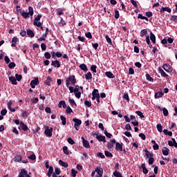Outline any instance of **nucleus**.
<instances>
[{
	"instance_id": "nucleus-27",
	"label": "nucleus",
	"mask_w": 177,
	"mask_h": 177,
	"mask_svg": "<svg viewBox=\"0 0 177 177\" xmlns=\"http://www.w3.org/2000/svg\"><path fill=\"white\" fill-rule=\"evenodd\" d=\"M17 41H19V39H17V37H13L12 40L11 46L12 47L16 46V44H17Z\"/></svg>"
},
{
	"instance_id": "nucleus-50",
	"label": "nucleus",
	"mask_w": 177,
	"mask_h": 177,
	"mask_svg": "<svg viewBox=\"0 0 177 177\" xmlns=\"http://www.w3.org/2000/svg\"><path fill=\"white\" fill-rule=\"evenodd\" d=\"M41 17H42V15L39 14L37 17L35 18L34 21H39L41 20Z\"/></svg>"
},
{
	"instance_id": "nucleus-21",
	"label": "nucleus",
	"mask_w": 177,
	"mask_h": 177,
	"mask_svg": "<svg viewBox=\"0 0 177 177\" xmlns=\"http://www.w3.org/2000/svg\"><path fill=\"white\" fill-rule=\"evenodd\" d=\"M53 174V167L50 166L48 169V171L47 173V176L51 177Z\"/></svg>"
},
{
	"instance_id": "nucleus-18",
	"label": "nucleus",
	"mask_w": 177,
	"mask_h": 177,
	"mask_svg": "<svg viewBox=\"0 0 177 177\" xmlns=\"http://www.w3.org/2000/svg\"><path fill=\"white\" fill-rule=\"evenodd\" d=\"M162 153L163 156H168V154H169V149L167 147H164L162 149Z\"/></svg>"
},
{
	"instance_id": "nucleus-15",
	"label": "nucleus",
	"mask_w": 177,
	"mask_h": 177,
	"mask_svg": "<svg viewBox=\"0 0 177 177\" xmlns=\"http://www.w3.org/2000/svg\"><path fill=\"white\" fill-rule=\"evenodd\" d=\"M59 164L61 167H64V168H67L68 167V163H67V162H64L62 160H59Z\"/></svg>"
},
{
	"instance_id": "nucleus-22",
	"label": "nucleus",
	"mask_w": 177,
	"mask_h": 177,
	"mask_svg": "<svg viewBox=\"0 0 177 177\" xmlns=\"http://www.w3.org/2000/svg\"><path fill=\"white\" fill-rule=\"evenodd\" d=\"M80 68H81V70H82L83 71H85L86 73V71H88V67L86 66V65L85 64H80Z\"/></svg>"
},
{
	"instance_id": "nucleus-36",
	"label": "nucleus",
	"mask_w": 177,
	"mask_h": 177,
	"mask_svg": "<svg viewBox=\"0 0 177 177\" xmlns=\"http://www.w3.org/2000/svg\"><path fill=\"white\" fill-rule=\"evenodd\" d=\"M33 24H34V26H36L37 27H41V26H42V23H41V21H34Z\"/></svg>"
},
{
	"instance_id": "nucleus-31",
	"label": "nucleus",
	"mask_w": 177,
	"mask_h": 177,
	"mask_svg": "<svg viewBox=\"0 0 177 177\" xmlns=\"http://www.w3.org/2000/svg\"><path fill=\"white\" fill-rule=\"evenodd\" d=\"M116 150L122 151V145L120 144V142H116Z\"/></svg>"
},
{
	"instance_id": "nucleus-64",
	"label": "nucleus",
	"mask_w": 177,
	"mask_h": 177,
	"mask_svg": "<svg viewBox=\"0 0 177 177\" xmlns=\"http://www.w3.org/2000/svg\"><path fill=\"white\" fill-rule=\"evenodd\" d=\"M171 20H172L173 21H175V23H177V15H173V16L171 17Z\"/></svg>"
},
{
	"instance_id": "nucleus-12",
	"label": "nucleus",
	"mask_w": 177,
	"mask_h": 177,
	"mask_svg": "<svg viewBox=\"0 0 177 177\" xmlns=\"http://www.w3.org/2000/svg\"><path fill=\"white\" fill-rule=\"evenodd\" d=\"M20 126L19 127V129H23V131H28V127L27 125L24 124L23 122H21Z\"/></svg>"
},
{
	"instance_id": "nucleus-41",
	"label": "nucleus",
	"mask_w": 177,
	"mask_h": 177,
	"mask_svg": "<svg viewBox=\"0 0 177 177\" xmlns=\"http://www.w3.org/2000/svg\"><path fill=\"white\" fill-rule=\"evenodd\" d=\"M156 128L158 132H162V126H161V124H158Z\"/></svg>"
},
{
	"instance_id": "nucleus-28",
	"label": "nucleus",
	"mask_w": 177,
	"mask_h": 177,
	"mask_svg": "<svg viewBox=\"0 0 177 177\" xmlns=\"http://www.w3.org/2000/svg\"><path fill=\"white\" fill-rule=\"evenodd\" d=\"M85 77L86 80H92V73H91V72H88L86 75H85Z\"/></svg>"
},
{
	"instance_id": "nucleus-38",
	"label": "nucleus",
	"mask_w": 177,
	"mask_h": 177,
	"mask_svg": "<svg viewBox=\"0 0 177 177\" xmlns=\"http://www.w3.org/2000/svg\"><path fill=\"white\" fill-rule=\"evenodd\" d=\"M21 156H16L15 158V161L16 162H20V161H21Z\"/></svg>"
},
{
	"instance_id": "nucleus-8",
	"label": "nucleus",
	"mask_w": 177,
	"mask_h": 177,
	"mask_svg": "<svg viewBox=\"0 0 177 177\" xmlns=\"http://www.w3.org/2000/svg\"><path fill=\"white\" fill-rule=\"evenodd\" d=\"M82 140L84 147H85L86 149H89V147H91V145H89V142L85 140L84 137H82Z\"/></svg>"
},
{
	"instance_id": "nucleus-5",
	"label": "nucleus",
	"mask_w": 177,
	"mask_h": 177,
	"mask_svg": "<svg viewBox=\"0 0 177 177\" xmlns=\"http://www.w3.org/2000/svg\"><path fill=\"white\" fill-rule=\"evenodd\" d=\"M52 132H53V128L49 129V127H46L44 131L45 135H46V136H48V138H50V136H52Z\"/></svg>"
},
{
	"instance_id": "nucleus-20",
	"label": "nucleus",
	"mask_w": 177,
	"mask_h": 177,
	"mask_svg": "<svg viewBox=\"0 0 177 177\" xmlns=\"http://www.w3.org/2000/svg\"><path fill=\"white\" fill-rule=\"evenodd\" d=\"M171 8H169V7H162L161 9H160V12H168V13H171Z\"/></svg>"
},
{
	"instance_id": "nucleus-10",
	"label": "nucleus",
	"mask_w": 177,
	"mask_h": 177,
	"mask_svg": "<svg viewBox=\"0 0 177 177\" xmlns=\"http://www.w3.org/2000/svg\"><path fill=\"white\" fill-rule=\"evenodd\" d=\"M162 68H164L165 71H167V73H171V71H172V67L168 64H163Z\"/></svg>"
},
{
	"instance_id": "nucleus-56",
	"label": "nucleus",
	"mask_w": 177,
	"mask_h": 177,
	"mask_svg": "<svg viewBox=\"0 0 177 177\" xmlns=\"http://www.w3.org/2000/svg\"><path fill=\"white\" fill-rule=\"evenodd\" d=\"M120 17V12L118 10H115V19H118Z\"/></svg>"
},
{
	"instance_id": "nucleus-43",
	"label": "nucleus",
	"mask_w": 177,
	"mask_h": 177,
	"mask_svg": "<svg viewBox=\"0 0 177 177\" xmlns=\"http://www.w3.org/2000/svg\"><path fill=\"white\" fill-rule=\"evenodd\" d=\"M159 71H160L162 77H167V73H165V72L162 69L160 68Z\"/></svg>"
},
{
	"instance_id": "nucleus-47",
	"label": "nucleus",
	"mask_w": 177,
	"mask_h": 177,
	"mask_svg": "<svg viewBox=\"0 0 177 177\" xmlns=\"http://www.w3.org/2000/svg\"><path fill=\"white\" fill-rule=\"evenodd\" d=\"M113 175L115 177H122V176L121 175V173H120V171H115L113 173Z\"/></svg>"
},
{
	"instance_id": "nucleus-26",
	"label": "nucleus",
	"mask_w": 177,
	"mask_h": 177,
	"mask_svg": "<svg viewBox=\"0 0 177 177\" xmlns=\"http://www.w3.org/2000/svg\"><path fill=\"white\" fill-rule=\"evenodd\" d=\"M150 39L153 42V44H156V35L151 32L150 33Z\"/></svg>"
},
{
	"instance_id": "nucleus-40",
	"label": "nucleus",
	"mask_w": 177,
	"mask_h": 177,
	"mask_svg": "<svg viewBox=\"0 0 177 177\" xmlns=\"http://www.w3.org/2000/svg\"><path fill=\"white\" fill-rule=\"evenodd\" d=\"M60 119L62 121V125H66V117H64V115H61Z\"/></svg>"
},
{
	"instance_id": "nucleus-51",
	"label": "nucleus",
	"mask_w": 177,
	"mask_h": 177,
	"mask_svg": "<svg viewBox=\"0 0 177 177\" xmlns=\"http://www.w3.org/2000/svg\"><path fill=\"white\" fill-rule=\"evenodd\" d=\"M59 24L61 27L63 26H66V21L63 20V19H61Z\"/></svg>"
},
{
	"instance_id": "nucleus-48",
	"label": "nucleus",
	"mask_w": 177,
	"mask_h": 177,
	"mask_svg": "<svg viewBox=\"0 0 177 177\" xmlns=\"http://www.w3.org/2000/svg\"><path fill=\"white\" fill-rule=\"evenodd\" d=\"M71 174H72V176L75 177L77 176V171L75 169H72Z\"/></svg>"
},
{
	"instance_id": "nucleus-7",
	"label": "nucleus",
	"mask_w": 177,
	"mask_h": 177,
	"mask_svg": "<svg viewBox=\"0 0 177 177\" xmlns=\"http://www.w3.org/2000/svg\"><path fill=\"white\" fill-rule=\"evenodd\" d=\"M95 172H97L98 177H102L103 176V169L100 167H97L95 169Z\"/></svg>"
},
{
	"instance_id": "nucleus-60",
	"label": "nucleus",
	"mask_w": 177,
	"mask_h": 177,
	"mask_svg": "<svg viewBox=\"0 0 177 177\" xmlns=\"http://www.w3.org/2000/svg\"><path fill=\"white\" fill-rule=\"evenodd\" d=\"M84 104L85 106H86V107H91V106H92V104H91V102L86 101V100L84 102Z\"/></svg>"
},
{
	"instance_id": "nucleus-62",
	"label": "nucleus",
	"mask_w": 177,
	"mask_h": 177,
	"mask_svg": "<svg viewBox=\"0 0 177 177\" xmlns=\"http://www.w3.org/2000/svg\"><path fill=\"white\" fill-rule=\"evenodd\" d=\"M7 113H8V111L6 109H3L1 111V115H6Z\"/></svg>"
},
{
	"instance_id": "nucleus-6",
	"label": "nucleus",
	"mask_w": 177,
	"mask_h": 177,
	"mask_svg": "<svg viewBox=\"0 0 177 177\" xmlns=\"http://www.w3.org/2000/svg\"><path fill=\"white\" fill-rule=\"evenodd\" d=\"M92 95H93L92 100H95L96 97H99V96H100V95L99 94V91L97 89L93 90L92 93Z\"/></svg>"
},
{
	"instance_id": "nucleus-29",
	"label": "nucleus",
	"mask_w": 177,
	"mask_h": 177,
	"mask_svg": "<svg viewBox=\"0 0 177 177\" xmlns=\"http://www.w3.org/2000/svg\"><path fill=\"white\" fill-rule=\"evenodd\" d=\"M50 82H52V78L50 77H48L45 82L46 85H48V86H50Z\"/></svg>"
},
{
	"instance_id": "nucleus-54",
	"label": "nucleus",
	"mask_w": 177,
	"mask_h": 177,
	"mask_svg": "<svg viewBox=\"0 0 177 177\" xmlns=\"http://www.w3.org/2000/svg\"><path fill=\"white\" fill-rule=\"evenodd\" d=\"M8 67L9 68H15V67H16V64L11 62L9 64Z\"/></svg>"
},
{
	"instance_id": "nucleus-1",
	"label": "nucleus",
	"mask_w": 177,
	"mask_h": 177,
	"mask_svg": "<svg viewBox=\"0 0 177 177\" xmlns=\"http://www.w3.org/2000/svg\"><path fill=\"white\" fill-rule=\"evenodd\" d=\"M28 10V12L24 11L21 12V15L24 19H28L30 16H32L34 15V8H32V7L29 6Z\"/></svg>"
},
{
	"instance_id": "nucleus-23",
	"label": "nucleus",
	"mask_w": 177,
	"mask_h": 177,
	"mask_svg": "<svg viewBox=\"0 0 177 177\" xmlns=\"http://www.w3.org/2000/svg\"><path fill=\"white\" fill-rule=\"evenodd\" d=\"M141 167L142 168V172L143 174H146L149 173V170L146 168V165L145 163H142L141 165Z\"/></svg>"
},
{
	"instance_id": "nucleus-17",
	"label": "nucleus",
	"mask_w": 177,
	"mask_h": 177,
	"mask_svg": "<svg viewBox=\"0 0 177 177\" xmlns=\"http://www.w3.org/2000/svg\"><path fill=\"white\" fill-rule=\"evenodd\" d=\"M62 106L64 109H66L67 108V105L66 104V102L64 101H60L58 104V107H59V109H62Z\"/></svg>"
},
{
	"instance_id": "nucleus-39",
	"label": "nucleus",
	"mask_w": 177,
	"mask_h": 177,
	"mask_svg": "<svg viewBox=\"0 0 177 177\" xmlns=\"http://www.w3.org/2000/svg\"><path fill=\"white\" fill-rule=\"evenodd\" d=\"M136 113L137 115H139V117H140V118H145V115H143V113H142V111H137Z\"/></svg>"
},
{
	"instance_id": "nucleus-35",
	"label": "nucleus",
	"mask_w": 177,
	"mask_h": 177,
	"mask_svg": "<svg viewBox=\"0 0 177 177\" xmlns=\"http://www.w3.org/2000/svg\"><path fill=\"white\" fill-rule=\"evenodd\" d=\"M163 133H165V135H168V136H172V132L168 131L167 129L163 130Z\"/></svg>"
},
{
	"instance_id": "nucleus-16",
	"label": "nucleus",
	"mask_w": 177,
	"mask_h": 177,
	"mask_svg": "<svg viewBox=\"0 0 177 177\" xmlns=\"http://www.w3.org/2000/svg\"><path fill=\"white\" fill-rule=\"evenodd\" d=\"M9 81H10L11 84H12V85H17V82L16 81V77H13V76H10L9 77Z\"/></svg>"
},
{
	"instance_id": "nucleus-13",
	"label": "nucleus",
	"mask_w": 177,
	"mask_h": 177,
	"mask_svg": "<svg viewBox=\"0 0 177 177\" xmlns=\"http://www.w3.org/2000/svg\"><path fill=\"white\" fill-rule=\"evenodd\" d=\"M51 66L53 67H57V68H59L60 67V62L58 60L53 61L51 63Z\"/></svg>"
},
{
	"instance_id": "nucleus-4",
	"label": "nucleus",
	"mask_w": 177,
	"mask_h": 177,
	"mask_svg": "<svg viewBox=\"0 0 177 177\" xmlns=\"http://www.w3.org/2000/svg\"><path fill=\"white\" fill-rule=\"evenodd\" d=\"M18 177H31V176L28 175V174L27 173V171L22 169Z\"/></svg>"
},
{
	"instance_id": "nucleus-19",
	"label": "nucleus",
	"mask_w": 177,
	"mask_h": 177,
	"mask_svg": "<svg viewBox=\"0 0 177 177\" xmlns=\"http://www.w3.org/2000/svg\"><path fill=\"white\" fill-rule=\"evenodd\" d=\"M163 95H164V93L162 91L157 92L155 94V99H159V97H162Z\"/></svg>"
},
{
	"instance_id": "nucleus-57",
	"label": "nucleus",
	"mask_w": 177,
	"mask_h": 177,
	"mask_svg": "<svg viewBox=\"0 0 177 177\" xmlns=\"http://www.w3.org/2000/svg\"><path fill=\"white\" fill-rule=\"evenodd\" d=\"M63 151L64 154H68V148L67 147H64Z\"/></svg>"
},
{
	"instance_id": "nucleus-63",
	"label": "nucleus",
	"mask_w": 177,
	"mask_h": 177,
	"mask_svg": "<svg viewBox=\"0 0 177 177\" xmlns=\"http://www.w3.org/2000/svg\"><path fill=\"white\" fill-rule=\"evenodd\" d=\"M86 38H90V39H92V34H91L90 32H88L85 34Z\"/></svg>"
},
{
	"instance_id": "nucleus-42",
	"label": "nucleus",
	"mask_w": 177,
	"mask_h": 177,
	"mask_svg": "<svg viewBox=\"0 0 177 177\" xmlns=\"http://www.w3.org/2000/svg\"><path fill=\"white\" fill-rule=\"evenodd\" d=\"M104 135L106 136V138H109V139H111V136H113V135H111L110 133H108L106 130L104 131Z\"/></svg>"
},
{
	"instance_id": "nucleus-9",
	"label": "nucleus",
	"mask_w": 177,
	"mask_h": 177,
	"mask_svg": "<svg viewBox=\"0 0 177 177\" xmlns=\"http://www.w3.org/2000/svg\"><path fill=\"white\" fill-rule=\"evenodd\" d=\"M35 85H38V77H36L35 80H32L30 82V86L34 89Z\"/></svg>"
},
{
	"instance_id": "nucleus-49",
	"label": "nucleus",
	"mask_w": 177,
	"mask_h": 177,
	"mask_svg": "<svg viewBox=\"0 0 177 177\" xmlns=\"http://www.w3.org/2000/svg\"><path fill=\"white\" fill-rule=\"evenodd\" d=\"M55 173H54V174H55L56 175H60V174H62L60 169H59L57 167L55 169Z\"/></svg>"
},
{
	"instance_id": "nucleus-11",
	"label": "nucleus",
	"mask_w": 177,
	"mask_h": 177,
	"mask_svg": "<svg viewBox=\"0 0 177 177\" xmlns=\"http://www.w3.org/2000/svg\"><path fill=\"white\" fill-rule=\"evenodd\" d=\"M96 138L99 142H104V143H106V137L104 136L97 135Z\"/></svg>"
},
{
	"instance_id": "nucleus-45",
	"label": "nucleus",
	"mask_w": 177,
	"mask_h": 177,
	"mask_svg": "<svg viewBox=\"0 0 177 177\" xmlns=\"http://www.w3.org/2000/svg\"><path fill=\"white\" fill-rule=\"evenodd\" d=\"M104 154L106 157H113V153L109 152V151H105Z\"/></svg>"
},
{
	"instance_id": "nucleus-30",
	"label": "nucleus",
	"mask_w": 177,
	"mask_h": 177,
	"mask_svg": "<svg viewBox=\"0 0 177 177\" xmlns=\"http://www.w3.org/2000/svg\"><path fill=\"white\" fill-rule=\"evenodd\" d=\"M145 156L147 158H153V153H150L149 151L145 150Z\"/></svg>"
},
{
	"instance_id": "nucleus-2",
	"label": "nucleus",
	"mask_w": 177,
	"mask_h": 177,
	"mask_svg": "<svg viewBox=\"0 0 177 177\" xmlns=\"http://www.w3.org/2000/svg\"><path fill=\"white\" fill-rule=\"evenodd\" d=\"M66 87H68V85H70V82H71V84H73V85H75V82H77V80H75V76L72 75L68 77L66 80Z\"/></svg>"
},
{
	"instance_id": "nucleus-25",
	"label": "nucleus",
	"mask_w": 177,
	"mask_h": 177,
	"mask_svg": "<svg viewBox=\"0 0 177 177\" xmlns=\"http://www.w3.org/2000/svg\"><path fill=\"white\" fill-rule=\"evenodd\" d=\"M105 75H106L108 77V78H115V76H114V74H113L111 72L109 71V72H106L105 73Z\"/></svg>"
},
{
	"instance_id": "nucleus-44",
	"label": "nucleus",
	"mask_w": 177,
	"mask_h": 177,
	"mask_svg": "<svg viewBox=\"0 0 177 177\" xmlns=\"http://www.w3.org/2000/svg\"><path fill=\"white\" fill-rule=\"evenodd\" d=\"M68 142L69 145H75V142H74V140H73L71 138H68Z\"/></svg>"
},
{
	"instance_id": "nucleus-24",
	"label": "nucleus",
	"mask_w": 177,
	"mask_h": 177,
	"mask_svg": "<svg viewBox=\"0 0 177 177\" xmlns=\"http://www.w3.org/2000/svg\"><path fill=\"white\" fill-rule=\"evenodd\" d=\"M27 35H28V37H30V38H34V32H32V30H31L30 29H28Z\"/></svg>"
},
{
	"instance_id": "nucleus-46",
	"label": "nucleus",
	"mask_w": 177,
	"mask_h": 177,
	"mask_svg": "<svg viewBox=\"0 0 177 177\" xmlns=\"http://www.w3.org/2000/svg\"><path fill=\"white\" fill-rule=\"evenodd\" d=\"M162 111H163V115H165V117H167L168 115V109L166 108H163Z\"/></svg>"
},
{
	"instance_id": "nucleus-14",
	"label": "nucleus",
	"mask_w": 177,
	"mask_h": 177,
	"mask_svg": "<svg viewBox=\"0 0 177 177\" xmlns=\"http://www.w3.org/2000/svg\"><path fill=\"white\" fill-rule=\"evenodd\" d=\"M114 143H115V139L111 140V141L107 145L108 149H113V147L114 146Z\"/></svg>"
},
{
	"instance_id": "nucleus-37",
	"label": "nucleus",
	"mask_w": 177,
	"mask_h": 177,
	"mask_svg": "<svg viewBox=\"0 0 177 177\" xmlns=\"http://www.w3.org/2000/svg\"><path fill=\"white\" fill-rule=\"evenodd\" d=\"M146 34H147V30L144 29L140 31V37H143Z\"/></svg>"
},
{
	"instance_id": "nucleus-32",
	"label": "nucleus",
	"mask_w": 177,
	"mask_h": 177,
	"mask_svg": "<svg viewBox=\"0 0 177 177\" xmlns=\"http://www.w3.org/2000/svg\"><path fill=\"white\" fill-rule=\"evenodd\" d=\"M138 17V19H142V20H146L147 21H149V18L144 17L142 14H139Z\"/></svg>"
},
{
	"instance_id": "nucleus-3",
	"label": "nucleus",
	"mask_w": 177,
	"mask_h": 177,
	"mask_svg": "<svg viewBox=\"0 0 177 177\" xmlns=\"http://www.w3.org/2000/svg\"><path fill=\"white\" fill-rule=\"evenodd\" d=\"M73 122H75V124H74L75 129H76V131H78L80 129V125L82 124V122L81 121V120L78 118H73Z\"/></svg>"
},
{
	"instance_id": "nucleus-34",
	"label": "nucleus",
	"mask_w": 177,
	"mask_h": 177,
	"mask_svg": "<svg viewBox=\"0 0 177 177\" xmlns=\"http://www.w3.org/2000/svg\"><path fill=\"white\" fill-rule=\"evenodd\" d=\"M105 38L108 42V44H109V45H112L113 42L111 41V38H110V37H109V35H105Z\"/></svg>"
},
{
	"instance_id": "nucleus-52",
	"label": "nucleus",
	"mask_w": 177,
	"mask_h": 177,
	"mask_svg": "<svg viewBox=\"0 0 177 177\" xmlns=\"http://www.w3.org/2000/svg\"><path fill=\"white\" fill-rule=\"evenodd\" d=\"M96 68H97V67L95 65H93L91 67V70L93 73H96Z\"/></svg>"
},
{
	"instance_id": "nucleus-59",
	"label": "nucleus",
	"mask_w": 177,
	"mask_h": 177,
	"mask_svg": "<svg viewBox=\"0 0 177 177\" xmlns=\"http://www.w3.org/2000/svg\"><path fill=\"white\" fill-rule=\"evenodd\" d=\"M35 158H37V157L35 156V154H32L30 156H28L29 160H35Z\"/></svg>"
},
{
	"instance_id": "nucleus-61",
	"label": "nucleus",
	"mask_w": 177,
	"mask_h": 177,
	"mask_svg": "<svg viewBox=\"0 0 177 177\" xmlns=\"http://www.w3.org/2000/svg\"><path fill=\"white\" fill-rule=\"evenodd\" d=\"M44 56H45L46 59H50V53H49V52H46V53H45Z\"/></svg>"
},
{
	"instance_id": "nucleus-33",
	"label": "nucleus",
	"mask_w": 177,
	"mask_h": 177,
	"mask_svg": "<svg viewBox=\"0 0 177 177\" xmlns=\"http://www.w3.org/2000/svg\"><path fill=\"white\" fill-rule=\"evenodd\" d=\"M146 78L147 81H149V82H153V81H154V79H153V77H151L149 74L146 75Z\"/></svg>"
},
{
	"instance_id": "nucleus-55",
	"label": "nucleus",
	"mask_w": 177,
	"mask_h": 177,
	"mask_svg": "<svg viewBox=\"0 0 177 177\" xmlns=\"http://www.w3.org/2000/svg\"><path fill=\"white\" fill-rule=\"evenodd\" d=\"M17 81H21V75L16 74L15 75Z\"/></svg>"
},
{
	"instance_id": "nucleus-53",
	"label": "nucleus",
	"mask_w": 177,
	"mask_h": 177,
	"mask_svg": "<svg viewBox=\"0 0 177 177\" xmlns=\"http://www.w3.org/2000/svg\"><path fill=\"white\" fill-rule=\"evenodd\" d=\"M75 96L77 99H80V97H81V92H80V91L75 92Z\"/></svg>"
},
{
	"instance_id": "nucleus-58",
	"label": "nucleus",
	"mask_w": 177,
	"mask_h": 177,
	"mask_svg": "<svg viewBox=\"0 0 177 177\" xmlns=\"http://www.w3.org/2000/svg\"><path fill=\"white\" fill-rule=\"evenodd\" d=\"M125 129H127V131H132V128L131 127V124H126Z\"/></svg>"
}]
</instances>
